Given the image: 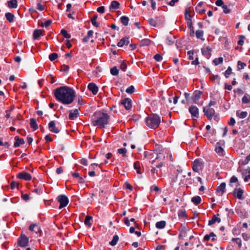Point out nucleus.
<instances>
[{
	"label": "nucleus",
	"mask_w": 250,
	"mask_h": 250,
	"mask_svg": "<svg viewBox=\"0 0 250 250\" xmlns=\"http://www.w3.org/2000/svg\"><path fill=\"white\" fill-rule=\"evenodd\" d=\"M56 99L64 104H69L74 100L75 92L71 88L63 86L56 88L54 91Z\"/></svg>",
	"instance_id": "obj_1"
},
{
	"label": "nucleus",
	"mask_w": 250,
	"mask_h": 250,
	"mask_svg": "<svg viewBox=\"0 0 250 250\" xmlns=\"http://www.w3.org/2000/svg\"><path fill=\"white\" fill-rule=\"evenodd\" d=\"M94 120L92 121V124L94 126L99 125L101 127L104 128L109 120V116L101 111H96L94 113Z\"/></svg>",
	"instance_id": "obj_2"
},
{
	"label": "nucleus",
	"mask_w": 250,
	"mask_h": 250,
	"mask_svg": "<svg viewBox=\"0 0 250 250\" xmlns=\"http://www.w3.org/2000/svg\"><path fill=\"white\" fill-rule=\"evenodd\" d=\"M145 122L147 126L151 128H157L161 123V117L156 114H152L145 119Z\"/></svg>",
	"instance_id": "obj_3"
},
{
	"label": "nucleus",
	"mask_w": 250,
	"mask_h": 250,
	"mask_svg": "<svg viewBox=\"0 0 250 250\" xmlns=\"http://www.w3.org/2000/svg\"><path fill=\"white\" fill-rule=\"evenodd\" d=\"M32 182L34 183V188L32 190V192L34 194V198L37 199L39 196H41L45 192L44 190V187L42 184L39 185H38V183L35 184L33 180H32Z\"/></svg>",
	"instance_id": "obj_4"
},
{
	"label": "nucleus",
	"mask_w": 250,
	"mask_h": 250,
	"mask_svg": "<svg viewBox=\"0 0 250 250\" xmlns=\"http://www.w3.org/2000/svg\"><path fill=\"white\" fill-rule=\"evenodd\" d=\"M29 243L28 237L23 233H21L20 236L18 239V246L21 247H26Z\"/></svg>",
	"instance_id": "obj_5"
},
{
	"label": "nucleus",
	"mask_w": 250,
	"mask_h": 250,
	"mask_svg": "<svg viewBox=\"0 0 250 250\" xmlns=\"http://www.w3.org/2000/svg\"><path fill=\"white\" fill-rule=\"evenodd\" d=\"M58 201L60 203V208L66 207L68 204V197L65 195H60L57 197Z\"/></svg>",
	"instance_id": "obj_6"
},
{
	"label": "nucleus",
	"mask_w": 250,
	"mask_h": 250,
	"mask_svg": "<svg viewBox=\"0 0 250 250\" xmlns=\"http://www.w3.org/2000/svg\"><path fill=\"white\" fill-rule=\"evenodd\" d=\"M41 233L42 230L40 227L37 224L32 223V237L38 238Z\"/></svg>",
	"instance_id": "obj_7"
},
{
	"label": "nucleus",
	"mask_w": 250,
	"mask_h": 250,
	"mask_svg": "<svg viewBox=\"0 0 250 250\" xmlns=\"http://www.w3.org/2000/svg\"><path fill=\"white\" fill-rule=\"evenodd\" d=\"M121 104L125 107L126 110H129L132 107V101L129 98H125L122 100Z\"/></svg>",
	"instance_id": "obj_8"
},
{
	"label": "nucleus",
	"mask_w": 250,
	"mask_h": 250,
	"mask_svg": "<svg viewBox=\"0 0 250 250\" xmlns=\"http://www.w3.org/2000/svg\"><path fill=\"white\" fill-rule=\"evenodd\" d=\"M189 112L191 115V117L192 118H198L199 117V109L198 107L194 105H191L189 108Z\"/></svg>",
	"instance_id": "obj_9"
},
{
	"label": "nucleus",
	"mask_w": 250,
	"mask_h": 250,
	"mask_svg": "<svg viewBox=\"0 0 250 250\" xmlns=\"http://www.w3.org/2000/svg\"><path fill=\"white\" fill-rule=\"evenodd\" d=\"M243 193H244V191L241 188H235L234 189V190L233 191V195L239 200L243 199Z\"/></svg>",
	"instance_id": "obj_10"
},
{
	"label": "nucleus",
	"mask_w": 250,
	"mask_h": 250,
	"mask_svg": "<svg viewBox=\"0 0 250 250\" xmlns=\"http://www.w3.org/2000/svg\"><path fill=\"white\" fill-rule=\"evenodd\" d=\"M17 177L19 179H23L26 181H29L31 179V175L25 171L19 173Z\"/></svg>",
	"instance_id": "obj_11"
},
{
	"label": "nucleus",
	"mask_w": 250,
	"mask_h": 250,
	"mask_svg": "<svg viewBox=\"0 0 250 250\" xmlns=\"http://www.w3.org/2000/svg\"><path fill=\"white\" fill-rule=\"evenodd\" d=\"M48 129L51 132L53 133H58L60 132V129L56 126L55 122L54 121L49 122Z\"/></svg>",
	"instance_id": "obj_12"
},
{
	"label": "nucleus",
	"mask_w": 250,
	"mask_h": 250,
	"mask_svg": "<svg viewBox=\"0 0 250 250\" xmlns=\"http://www.w3.org/2000/svg\"><path fill=\"white\" fill-rule=\"evenodd\" d=\"M203 92L199 90H195L193 92L192 96V99L194 103L197 104L198 101L200 98Z\"/></svg>",
	"instance_id": "obj_13"
},
{
	"label": "nucleus",
	"mask_w": 250,
	"mask_h": 250,
	"mask_svg": "<svg viewBox=\"0 0 250 250\" xmlns=\"http://www.w3.org/2000/svg\"><path fill=\"white\" fill-rule=\"evenodd\" d=\"M88 89L92 92L93 95H96L98 91V87L97 85L93 83H89L88 85Z\"/></svg>",
	"instance_id": "obj_14"
},
{
	"label": "nucleus",
	"mask_w": 250,
	"mask_h": 250,
	"mask_svg": "<svg viewBox=\"0 0 250 250\" xmlns=\"http://www.w3.org/2000/svg\"><path fill=\"white\" fill-rule=\"evenodd\" d=\"M220 145L219 143H217L215 148V151L219 156H224L225 155V151Z\"/></svg>",
	"instance_id": "obj_15"
},
{
	"label": "nucleus",
	"mask_w": 250,
	"mask_h": 250,
	"mask_svg": "<svg viewBox=\"0 0 250 250\" xmlns=\"http://www.w3.org/2000/svg\"><path fill=\"white\" fill-rule=\"evenodd\" d=\"M43 31L41 29H35L33 34V39L34 40H38L40 37L43 36Z\"/></svg>",
	"instance_id": "obj_16"
},
{
	"label": "nucleus",
	"mask_w": 250,
	"mask_h": 250,
	"mask_svg": "<svg viewBox=\"0 0 250 250\" xmlns=\"http://www.w3.org/2000/svg\"><path fill=\"white\" fill-rule=\"evenodd\" d=\"M129 43V40L128 37L122 38L118 42L117 45L119 47H123L124 45H127Z\"/></svg>",
	"instance_id": "obj_17"
},
{
	"label": "nucleus",
	"mask_w": 250,
	"mask_h": 250,
	"mask_svg": "<svg viewBox=\"0 0 250 250\" xmlns=\"http://www.w3.org/2000/svg\"><path fill=\"white\" fill-rule=\"evenodd\" d=\"M15 142L14 144V146L17 147L20 146V145L23 144L24 141L23 139H20L19 136H16L15 137Z\"/></svg>",
	"instance_id": "obj_18"
},
{
	"label": "nucleus",
	"mask_w": 250,
	"mask_h": 250,
	"mask_svg": "<svg viewBox=\"0 0 250 250\" xmlns=\"http://www.w3.org/2000/svg\"><path fill=\"white\" fill-rule=\"evenodd\" d=\"M212 49L209 46H207L206 48H202L201 49L202 54L205 56H209L211 54Z\"/></svg>",
	"instance_id": "obj_19"
},
{
	"label": "nucleus",
	"mask_w": 250,
	"mask_h": 250,
	"mask_svg": "<svg viewBox=\"0 0 250 250\" xmlns=\"http://www.w3.org/2000/svg\"><path fill=\"white\" fill-rule=\"evenodd\" d=\"M203 112L204 114H208L210 115H214L215 111L213 108H209L208 107H204L203 108Z\"/></svg>",
	"instance_id": "obj_20"
},
{
	"label": "nucleus",
	"mask_w": 250,
	"mask_h": 250,
	"mask_svg": "<svg viewBox=\"0 0 250 250\" xmlns=\"http://www.w3.org/2000/svg\"><path fill=\"white\" fill-rule=\"evenodd\" d=\"M79 116V109H75L73 112L71 111L70 112L69 115V119L73 120L75 118H77Z\"/></svg>",
	"instance_id": "obj_21"
},
{
	"label": "nucleus",
	"mask_w": 250,
	"mask_h": 250,
	"mask_svg": "<svg viewBox=\"0 0 250 250\" xmlns=\"http://www.w3.org/2000/svg\"><path fill=\"white\" fill-rule=\"evenodd\" d=\"M187 24L188 27L190 29V36L191 37H193L194 36V28L193 26H192V21L189 18L188 21H187Z\"/></svg>",
	"instance_id": "obj_22"
},
{
	"label": "nucleus",
	"mask_w": 250,
	"mask_h": 250,
	"mask_svg": "<svg viewBox=\"0 0 250 250\" xmlns=\"http://www.w3.org/2000/svg\"><path fill=\"white\" fill-rule=\"evenodd\" d=\"M8 7L10 8L15 9L18 6L17 0H10L7 1Z\"/></svg>",
	"instance_id": "obj_23"
},
{
	"label": "nucleus",
	"mask_w": 250,
	"mask_h": 250,
	"mask_svg": "<svg viewBox=\"0 0 250 250\" xmlns=\"http://www.w3.org/2000/svg\"><path fill=\"white\" fill-rule=\"evenodd\" d=\"M154 19L157 26L162 25L164 22V17L163 16H156Z\"/></svg>",
	"instance_id": "obj_24"
},
{
	"label": "nucleus",
	"mask_w": 250,
	"mask_h": 250,
	"mask_svg": "<svg viewBox=\"0 0 250 250\" xmlns=\"http://www.w3.org/2000/svg\"><path fill=\"white\" fill-rule=\"evenodd\" d=\"M221 222V219L217 217L216 215H214L212 219L208 221V225L211 226L215 224L216 222L220 223Z\"/></svg>",
	"instance_id": "obj_25"
},
{
	"label": "nucleus",
	"mask_w": 250,
	"mask_h": 250,
	"mask_svg": "<svg viewBox=\"0 0 250 250\" xmlns=\"http://www.w3.org/2000/svg\"><path fill=\"white\" fill-rule=\"evenodd\" d=\"M226 183L225 182L222 183L219 186H218L216 189V192H221L222 194L225 192Z\"/></svg>",
	"instance_id": "obj_26"
},
{
	"label": "nucleus",
	"mask_w": 250,
	"mask_h": 250,
	"mask_svg": "<svg viewBox=\"0 0 250 250\" xmlns=\"http://www.w3.org/2000/svg\"><path fill=\"white\" fill-rule=\"evenodd\" d=\"M119 6L120 3L116 0H113L111 2L110 5V10H111V9H117L119 8Z\"/></svg>",
	"instance_id": "obj_27"
},
{
	"label": "nucleus",
	"mask_w": 250,
	"mask_h": 250,
	"mask_svg": "<svg viewBox=\"0 0 250 250\" xmlns=\"http://www.w3.org/2000/svg\"><path fill=\"white\" fill-rule=\"evenodd\" d=\"M191 202L195 205H198L201 202V198L199 196H194L191 198Z\"/></svg>",
	"instance_id": "obj_28"
},
{
	"label": "nucleus",
	"mask_w": 250,
	"mask_h": 250,
	"mask_svg": "<svg viewBox=\"0 0 250 250\" xmlns=\"http://www.w3.org/2000/svg\"><path fill=\"white\" fill-rule=\"evenodd\" d=\"M120 21L124 25L127 26L128 24L129 19L127 17L123 16L121 17Z\"/></svg>",
	"instance_id": "obj_29"
},
{
	"label": "nucleus",
	"mask_w": 250,
	"mask_h": 250,
	"mask_svg": "<svg viewBox=\"0 0 250 250\" xmlns=\"http://www.w3.org/2000/svg\"><path fill=\"white\" fill-rule=\"evenodd\" d=\"M166 225V221H161L159 222H157L155 224V226L157 229H162L165 227Z\"/></svg>",
	"instance_id": "obj_30"
},
{
	"label": "nucleus",
	"mask_w": 250,
	"mask_h": 250,
	"mask_svg": "<svg viewBox=\"0 0 250 250\" xmlns=\"http://www.w3.org/2000/svg\"><path fill=\"white\" fill-rule=\"evenodd\" d=\"M92 217L89 215H87L84 220V224L86 226L90 227L92 225Z\"/></svg>",
	"instance_id": "obj_31"
},
{
	"label": "nucleus",
	"mask_w": 250,
	"mask_h": 250,
	"mask_svg": "<svg viewBox=\"0 0 250 250\" xmlns=\"http://www.w3.org/2000/svg\"><path fill=\"white\" fill-rule=\"evenodd\" d=\"M5 17L9 22H12L14 21L15 16L12 13L8 12L5 13Z\"/></svg>",
	"instance_id": "obj_32"
},
{
	"label": "nucleus",
	"mask_w": 250,
	"mask_h": 250,
	"mask_svg": "<svg viewBox=\"0 0 250 250\" xmlns=\"http://www.w3.org/2000/svg\"><path fill=\"white\" fill-rule=\"evenodd\" d=\"M151 41L148 39H144L140 41V46H148L150 44Z\"/></svg>",
	"instance_id": "obj_33"
},
{
	"label": "nucleus",
	"mask_w": 250,
	"mask_h": 250,
	"mask_svg": "<svg viewBox=\"0 0 250 250\" xmlns=\"http://www.w3.org/2000/svg\"><path fill=\"white\" fill-rule=\"evenodd\" d=\"M248 113L246 111H242L240 112V111L238 110L236 112V115L240 119H244L247 117Z\"/></svg>",
	"instance_id": "obj_34"
},
{
	"label": "nucleus",
	"mask_w": 250,
	"mask_h": 250,
	"mask_svg": "<svg viewBox=\"0 0 250 250\" xmlns=\"http://www.w3.org/2000/svg\"><path fill=\"white\" fill-rule=\"evenodd\" d=\"M134 168L136 170L138 174L142 173L141 171L140 164L139 161H136L134 163Z\"/></svg>",
	"instance_id": "obj_35"
},
{
	"label": "nucleus",
	"mask_w": 250,
	"mask_h": 250,
	"mask_svg": "<svg viewBox=\"0 0 250 250\" xmlns=\"http://www.w3.org/2000/svg\"><path fill=\"white\" fill-rule=\"evenodd\" d=\"M98 15H94L91 20L92 25L96 27H98L99 26V24L96 21Z\"/></svg>",
	"instance_id": "obj_36"
},
{
	"label": "nucleus",
	"mask_w": 250,
	"mask_h": 250,
	"mask_svg": "<svg viewBox=\"0 0 250 250\" xmlns=\"http://www.w3.org/2000/svg\"><path fill=\"white\" fill-rule=\"evenodd\" d=\"M242 101L243 104H248L250 102V95L246 94L242 99Z\"/></svg>",
	"instance_id": "obj_37"
},
{
	"label": "nucleus",
	"mask_w": 250,
	"mask_h": 250,
	"mask_svg": "<svg viewBox=\"0 0 250 250\" xmlns=\"http://www.w3.org/2000/svg\"><path fill=\"white\" fill-rule=\"evenodd\" d=\"M174 38L171 36H167L166 39L167 43L169 45H171L174 42Z\"/></svg>",
	"instance_id": "obj_38"
},
{
	"label": "nucleus",
	"mask_w": 250,
	"mask_h": 250,
	"mask_svg": "<svg viewBox=\"0 0 250 250\" xmlns=\"http://www.w3.org/2000/svg\"><path fill=\"white\" fill-rule=\"evenodd\" d=\"M119 236L117 235H115L113 236V239L112 241L110 242L109 244L112 246H115L117 244Z\"/></svg>",
	"instance_id": "obj_39"
},
{
	"label": "nucleus",
	"mask_w": 250,
	"mask_h": 250,
	"mask_svg": "<svg viewBox=\"0 0 250 250\" xmlns=\"http://www.w3.org/2000/svg\"><path fill=\"white\" fill-rule=\"evenodd\" d=\"M61 33L63 36V37L66 39H69L71 38V35L68 33L66 30L64 29L61 30Z\"/></svg>",
	"instance_id": "obj_40"
},
{
	"label": "nucleus",
	"mask_w": 250,
	"mask_h": 250,
	"mask_svg": "<svg viewBox=\"0 0 250 250\" xmlns=\"http://www.w3.org/2000/svg\"><path fill=\"white\" fill-rule=\"evenodd\" d=\"M178 215L180 218H186L187 217L185 210H179L178 212Z\"/></svg>",
	"instance_id": "obj_41"
},
{
	"label": "nucleus",
	"mask_w": 250,
	"mask_h": 250,
	"mask_svg": "<svg viewBox=\"0 0 250 250\" xmlns=\"http://www.w3.org/2000/svg\"><path fill=\"white\" fill-rule=\"evenodd\" d=\"M58 57V55L56 53H53L49 55V59L50 61L53 62Z\"/></svg>",
	"instance_id": "obj_42"
},
{
	"label": "nucleus",
	"mask_w": 250,
	"mask_h": 250,
	"mask_svg": "<svg viewBox=\"0 0 250 250\" xmlns=\"http://www.w3.org/2000/svg\"><path fill=\"white\" fill-rule=\"evenodd\" d=\"M110 73L113 76H117L119 73L118 69L116 66H114L110 69Z\"/></svg>",
	"instance_id": "obj_43"
},
{
	"label": "nucleus",
	"mask_w": 250,
	"mask_h": 250,
	"mask_svg": "<svg viewBox=\"0 0 250 250\" xmlns=\"http://www.w3.org/2000/svg\"><path fill=\"white\" fill-rule=\"evenodd\" d=\"M223 58L222 57H219L218 58H216L214 59L213 61V63L215 65H217L219 64H221L223 62Z\"/></svg>",
	"instance_id": "obj_44"
},
{
	"label": "nucleus",
	"mask_w": 250,
	"mask_h": 250,
	"mask_svg": "<svg viewBox=\"0 0 250 250\" xmlns=\"http://www.w3.org/2000/svg\"><path fill=\"white\" fill-rule=\"evenodd\" d=\"M246 66V64L245 63L241 62L240 61H239L237 62V67L238 70H240L242 69H244V68Z\"/></svg>",
	"instance_id": "obj_45"
},
{
	"label": "nucleus",
	"mask_w": 250,
	"mask_h": 250,
	"mask_svg": "<svg viewBox=\"0 0 250 250\" xmlns=\"http://www.w3.org/2000/svg\"><path fill=\"white\" fill-rule=\"evenodd\" d=\"M135 91V87L133 85H131L126 88L125 92L128 94H132Z\"/></svg>",
	"instance_id": "obj_46"
},
{
	"label": "nucleus",
	"mask_w": 250,
	"mask_h": 250,
	"mask_svg": "<svg viewBox=\"0 0 250 250\" xmlns=\"http://www.w3.org/2000/svg\"><path fill=\"white\" fill-rule=\"evenodd\" d=\"M196 38L197 39H201V37L203 36L204 32L203 30H197L195 33Z\"/></svg>",
	"instance_id": "obj_47"
},
{
	"label": "nucleus",
	"mask_w": 250,
	"mask_h": 250,
	"mask_svg": "<svg viewBox=\"0 0 250 250\" xmlns=\"http://www.w3.org/2000/svg\"><path fill=\"white\" fill-rule=\"evenodd\" d=\"M118 152L119 153L122 154L123 157H125L126 156L127 150L125 148H119L118 150Z\"/></svg>",
	"instance_id": "obj_48"
},
{
	"label": "nucleus",
	"mask_w": 250,
	"mask_h": 250,
	"mask_svg": "<svg viewBox=\"0 0 250 250\" xmlns=\"http://www.w3.org/2000/svg\"><path fill=\"white\" fill-rule=\"evenodd\" d=\"M232 69L230 66H229L225 72V76L226 78H229V75H230L231 73Z\"/></svg>",
	"instance_id": "obj_49"
},
{
	"label": "nucleus",
	"mask_w": 250,
	"mask_h": 250,
	"mask_svg": "<svg viewBox=\"0 0 250 250\" xmlns=\"http://www.w3.org/2000/svg\"><path fill=\"white\" fill-rule=\"evenodd\" d=\"M232 241L236 242V243H237L238 244V245L240 248L242 247L241 240L240 238H233L232 239Z\"/></svg>",
	"instance_id": "obj_50"
},
{
	"label": "nucleus",
	"mask_w": 250,
	"mask_h": 250,
	"mask_svg": "<svg viewBox=\"0 0 250 250\" xmlns=\"http://www.w3.org/2000/svg\"><path fill=\"white\" fill-rule=\"evenodd\" d=\"M148 22L149 24L153 27L157 26V24L156 23V21L154 19L151 18L148 19Z\"/></svg>",
	"instance_id": "obj_51"
},
{
	"label": "nucleus",
	"mask_w": 250,
	"mask_h": 250,
	"mask_svg": "<svg viewBox=\"0 0 250 250\" xmlns=\"http://www.w3.org/2000/svg\"><path fill=\"white\" fill-rule=\"evenodd\" d=\"M189 12V10L188 8H186L185 10V16L186 20L187 21H188L189 18L191 20V16L188 14Z\"/></svg>",
	"instance_id": "obj_52"
},
{
	"label": "nucleus",
	"mask_w": 250,
	"mask_h": 250,
	"mask_svg": "<svg viewBox=\"0 0 250 250\" xmlns=\"http://www.w3.org/2000/svg\"><path fill=\"white\" fill-rule=\"evenodd\" d=\"M153 58L157 62H161L163 59L162 56L159 54H156Z\"/></svg>",
	"instance_id": "obj_53"
},
{
	"label": "nucleus",
	"mask_w": 250,
	"mask_h": 250,
	"mask_svg": "<svg viewBox=\"0 0 250 250\" xmlns=\"http://www.w3.org/2000/svg\"><path fill=\"white\" fill-rule=\"evenodd\" d=\"M38 128V125L36 123V120L32 118V129L35 130Z\"/></svg>",
	"instance_id": "obj_54"
},
{
	"label": "nucleus",
	"mask_w": 250,
	"mask_h": 250,
	"mask_svg": "<svg viewBox=\"0 0 250 250\" xmlns=\"http://www.w3.org/2000/svg\"><path fill=\"white\" fill-rule=\"evenodd\" d=\"M21 197L25 201H27L29 200L30 196L29 194H23L22 193Z\"/></svg>",
	"instance_id": "obj_55"
},
{
	"label": "nucleus",
	"mask_w": 250,
	"mask_h": 250,
	"mask_svg": "<svg viewBox=\"0 0 250 250\" xmlns=\"http://www.w3.org/2000/svg\"><path fill=\"white\" fill-rule=\"evenodd\" d=\"M222 8L223 9V12L226 14H228L230 11V10L228 8V7L226 5H223Z\"/></svg>",
	"instance_id": "obj_56"
},
{
	"label": "nucleus",
	"mask_w": 250,
	"mask_h": 250,
	"mask_svg": "<svg viewBox=\"0 0 250 250\" xmlns=\"http://www.w3.org/2000/svg\"><path fill=\"white\" fill-rule=\"evenodd\" d=\"M127 68V64L124 62H122V63L120 65V69H121L124 71H125L126 69Z\"/></svg>",
	"instance_id": "obj_57"
},
{
	"label": "nucleus",
	"mask_w": 250,
	"mask_h": 250,
	"mask_svg": "<svg viewBox=\"0 0 250 250\" xmlns=\"http://www.w3.org/2000/svg\"><path fill=\"white\" fill-rule=\"evenodd\" d=\"M18 186H19V183L16 181H12L10 184L11 188L12 189H14L16 187L18 188Z\"/></svg>",
	"instance_id": "obj_58"
},
{
	"label": "nucleus",
	"mask_w": 250,
	"mask_h": 250,
	"mask_svg": "<svg viewBox=\"0 0 250 250\" xmlns=\"http://www.w3.org/2000/svg\"><path fill=\"white\" fill-rule=\"evenodd\" d=\"M69 69V67L68 65H66L65 64H63L62 66L61 70L65 72H67Z\"/></svg>",
	"instance_id": "obj_59"
},
{
	"label": "nucleus",
	"mask_w": 250,
	"mask_h": 250,
	"mask_svg": "<svg viewBox=\"0 0 250 250\" xmlns=\"http://www.w3.org/2000/svg\"><path fill=\"white\" fill-rule=\"evenodd\" d=\"M215 4L218 6H222L224 5V2L222 0H217L215 2Z\"/></svg>",
	"instance_id": "obj_60"
},
{
	"label": "nucleus",
	"mask_w": 250,
	"mask_h": 250,
	"mask_svg": "<svg viewBox=\"0 0 250 250\" xmlns=\"http://www.w3.org/2000/svg\"><path fill=\"white\" fill-rule=\"evenodd\" d=\"M104 10H105L104 7V6H102L99 7L97 9V11L99 13H104Z\"/></svg>",
	"instance_id": "obj_61"
},
{
	"label": "nucleus",
	"mask_w": 250,
	"mask_h": 250,
	"mask_svg": "<svg viewBox=\"0 0 250 250\" xmlns=\"http://www.w3.org/2000/svg\"><path fill=\"white\" fill-rule=\"evenodd\" d=\"M195 10L197 12L201 14L205 13L206 12V10L205 9H200L199 8H198V7H195Z\"/></svg>",
	"instance_id": "obj_62"
},
{
	"label": "nucleus",
	"mask_w": 250,
	"mask_h": 250,
	"mask_svg": "<svg viewBox=\"0 0 250 250\" xmlns=\"http://www.w3.org/2000/svg\"><path fill=\"white\" fill-rule=\"evenodd\" d=\"M52 22V20H48L44 23L43 25H42V26H44L45 27H47L51 24Z\"/></svg>",
	"instance_id": "obj_63"
},
{
	"label": "nucleus",
	"mask_w": 250,
	"mask_h": 250,
	"mask_svg": "<svg viewBox=\"0 0 250 250\" xmlns=\"http://www.w3.org/2000/svg\"><path fill=\"white\" fill-rule=\"evenodd\" d=\"M125 185L126 189H128L131 191L133 190V187L128 182H126L125 184Z\"/></svg>",
	"instance_id": "obj_64"
}]
</instances>
